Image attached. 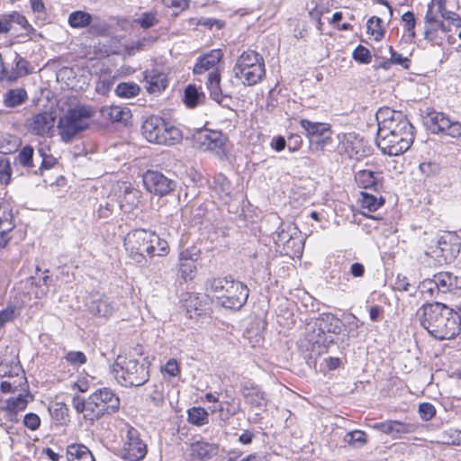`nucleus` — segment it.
<instances>
[{"label": "nucleus", "mask_w": 461, "mask_h": 461, "mask_svg": "<svg viewBox=\"0 0 461 461\" xmlns=\"http://www.w3.org/2000/svg\"><path fill=\"white\" fill-rule=\"evenodd\" d=\"M435 285L437 293L446 294L452 291L453 289L459 287V282L457 276H454L450 272H440L435 274L433 278L426 280V285Z\"/></svg>", "instance_id": "26"}, {"label": "nucleus", "mask_w": 461, "mask_h": 461, "mask_svg": "<svg viewBox=\"0 0 461 461\" xmlns=\"http://www.w3.org/2000/svg\"><path fill=\"white\" fill-rule=\"evenodd\" d=\"M149 363L145 358L139 359L118 356L111 372L115 380L122 386H140L149 378Z\"/></svg>", "instance_id": "5"}, {"label": "nucleus", "mask_w": 461, "mask_h": 461, "mask_svg": "<svg viewBox=\"0 0 461 461\" xmlns=\"http://www.w3.org/2000/svg\"><path fill=\"white\" fill-rule=\"evenodd\" d=\"M285 254L290 256H299L303 249V240L301 231L294 236L285 246L282 247Z\"/></svg>", "instance_id": "42"}, {"label": "nucleus", "mask_w": 461, "mask_h": 461, "mask_svg": "<svg viewBox=\"0 0 461 461\" xmlns=\"http://www.w3.org/2000/svg\"><path fill=\"white\" fill-rule=\"evenodd\" d=\"M28 100V94L24 88L9 89L3 96V104L5 107L15 108Z\"/></svg>", "instance_id": "33"}, {"label": "nucleus", "mask_w": 461, "mask_h": 461, "mask_svg": "<svg viewBox=\"0 0 461 461\" xmlns=\"http://www.w3.org/2000/svg\"><path fill=\"white\" fill-rule=\"evenodd\" d=\"M311 330L306 335V341L310 346L309 360H316L318 357L327 351V343L332 339H328L327 333H338L340 330L339 321L333 315L316 320L310 324Z\"/></svg>", "instance_id": "7"}, {"label": "nucleus", "mask_w": 461, "mask_h": 461, "mask_svg": "<svg viewBox=\"0 0 461 461\" xmlns=\"http://www.w3.org/2000/svg\"><path fill=\"white\" fill-rule=\"evenodd\" d=\"M161 372L170 377H175L180 373L178 363L176 359H169L165 366L161 367Z\"/></svg>", "instance_id": "60"}, {"label": "nucleus", "mask_w": 461, "mask_h": 461, "mask_svg": "<svg viewBox=\"0 0 461 461\" xmlns=\"http://www.w3.org/2000/svg\"><path fill=\"white\" fill-rule=\"evenodd\" d=\"M142 181L147 191L160 197L170 194L176 187L174 180L156 170H148Z\"/></svg>", "instance_id": "14"}, {"label": "nucleus", "mask_w": 461, "mask_h": 461, "mask_svg": "<svg viewBox=\"0 0 461 461\" xmlns=\"http://www.w3.org/2000/svg\"><path fill=\"white\" fill-rule=\"evenodd\" d=\"M140 91V86L132 82L130 83H120L116 88L115 93L120 97L131 98L139 95Z\"/></svg>", "instance_id": "45"}, {"label": "nucleus", "mask_w": 461, "mask_h": 461, "mask_svg": "<svg viewBox=\"0 0 461 461\" xmlns=\"http://www.w3.org/2000/svg\"><path fill=\"white\" fill-rule=\"evenodd\" d=\"M92 115V110L84 105L68 109L58 124L61 140L67 143L71 141L78 132L88 127V120Z\"/></svg>", "instance_id": "10"}, {"label": "nucleus", "mask_w": 461, "mask_h": 461, "mask_svg": "<svg viewBox=\"0 0 461 461\" xmlns=\"http://www.w3.org/2000/svg\"><path fill=\"white\" fill-rule=\"evenodd\" d=\"M33 149L31 146L23 147L16 157L19 164L26 167H32L33 161Z\"/></svg>", "instance_id": "53"}, {"label": "nucleus", "mask_w": 461, "mask_h": 461, "mask_svg": "<svg viewBox=\"0 0 461 461\" xmlns=\"http://www.w3.org/2000/svg\"><path fill=\"white\" fill-rule=\"evenodd\" d=\"M375 118L378 125L377 134H413V126L400 111L389 107L380 108Z\"/></svg>", "instance_id": "11"}, {"label": "nucleus", "mask_w": 461, "mask_h": 461, "mask_svg": "<svg viewBox=\"0 0 461 461\" xmlns=\"http://www.w3.org/2000/svg\"><path fill=\"white\" fill-rule=\"evenodd\" d=\"M367 32L375 41H380L384 35V29L382 26V20L377 16H372L367 21Z\"/></svg>", "instance_id": "44"}, {"label": "nucleus", "mask_w": 461, "mask_h": 461, "mask_svg": "<svg viewBox=\"0 0 461 461\" xmlns=\"http://www.w3.org/2000/svg\"><path fill=\"white\" fill-rule=\"evenodd\" d=\"M142 134L152 143L171 146L182 140L181 131L158 116H150L142 124Z\"/></svg>", "instance_id": "8"}, {"label": "nucleus", "mask_w": 461, "mask_h": 461, "mask_svg": "<svg viewBox=\"0 0 461 461\" xmlns=\"http://www.w3.org/2000/svg\"><path fill=\"white\" fill-rule=\"evenodd\" d=\"M188 420L196 426L207 424L209 422L208 412L204 408L194 407L188 410Z\"/></svg>", "instance_id": "43"}, {"label": "nucleus", "mask_w": 461, "mask_h": 461, "mask_svg": "<svg viewBox=\"0 0 461 461\" xmlns=\"http://www.w3.org/2000/svg\"><path fill=\"white\" fill-rule=\"evenodd\" d=\"M425 22L428 24L425 27L424 31V38L426 41L434 43L436 42V29L434 27L435 23H438V20L432 14L431 5H428V10L425 15Z\"/></svg>", "instance_id": "41"}, {"label": "nucleus", "mask_w": 461, "mask_h": 461, "mask_svg": "<svg viewBox=\"0 0 461 461\" xmlns=\"http://www.w3.org/2000/svg\"><path fill=\"white\" fill-rule=\"evenodd\" d=\"M145 77L149 84L148 87V90L149 92H160L161 90H164L167 87V78L164 74L155 73L152 71L147 73Z\"/></svg>", "instance_id": "37"}, {"label": "nucleus", "mask_w": 461, "mask_h": 461, "mask_svg": "<svg viewBox=\"0 0 461 461\" xmlns=\"http://www.w3.org/2000/svg\"><path fill=\"white\" fill-rule=\"evenodd\" d=\"M395 420H387L381 422H376L374 428L384 434L390 435L393 438V429Z\"/></svg>", "instance_id": "63"}, {"label": "nucleus", "mask_w": 461, "mask_h": 461, "mask_svg": "<svg viewBox=\"0 0 461 461\" xmlns=\"http://www.w3.org/2000/svg\"><path fill=\"white\" fill-rule=\"evenodd\" d=\"M414 140V134H377L376 144L384 154L398 156L407 151Z\"/></svg>", "instance_id": "13"}, {"label": "nucleus", "mask_w": 461, "mask_h": 461, "mask_svg": "<svg viewBox=\"0 0 461 461\" xmlns=\"http://www.w3.org/2000/svg\"><path fill=\"white\" fill-rule=\"evenodd\" d=\"M418 430V425L411 421L396 420L394 422L393 438H402L406 435L415 433Z\"/></svg>", "instance_id": "39"}, {"label": "nucleus", "mask_w": 461, "mask_h": 461, "mask_svg": "<svg viewBox=\"0 0 461 461\" xmlns=\"http://www.w3.org/2000/svg\"><path fill=\"white\" fill-rule=\"evenodd\" d=\"M353 59L361 64H369L372 59L369 50L362 45H358L352 52Z\"/></svg>", "instance_id": "54"}, {"label": "nucleus", "mask_w": 461, "mask_h": 461, "mask_svg": "<svg viewBox=\"0 0 461 461\" xmlns=\"http://www.w3.org/2000/svg\"><path fill=\"white\" fill-rule=\"evenodd\" d=\"M200 258V250L196 248H190L182 250L179 254V261H197Z\"/></svg>", "instance_id": "61"}, {"label": "nucleus", "mask_w": 461, "mask_h": 461, "mask_svg": "<svg viewBox=\"0 0 461 461\" xmlns=\"http://www.w3.org/2000/svg\"><path fill=\"white\" fill-rule=\"evenodd\" d=\"M12 169L8 158L0 155V183L7 185L11 180Z\"/></svg>", "instance_id": "52"}, {"label": "nucleus", "mask_w": 461, "mask_h": 461, "mask_svg": "<svg viewBox=\"0 0 461 461\" xmlns=\"http://www.w3.org/2000/svg\"><path fill=\"white\" fill-rule=\"evenodd\" d=\"M197 140L202 149L211 151L219 158H223L226 155L227 139L221 132L214 131H202L199 133Z\"/></svg>", "instance_id": "16"}, {"label": "nucleus", "mask_w": 461, "mask_h": 461, "mask_svg": "<svg viewBox=\"0 0 461 461\" xmlns=\"http://www.w3.org/2000/svg\"><path fill=\"white\" fill-rule=\"evenodd\" d=\"M89 312L98 317L109 318L116 310L114 303L106 295H93L86 303Z\"/></svg>", "instance_id": "21"}, {"label": "nucleus", "mask_w": 461, "mask_h": 461, "mask_svg": "<svg viewBox=\"0 0 461 461\" xmlns=\"http://www.w3.org/2000/svg\"><path fill=\"white\" fill-rule=\"evenodd\" d=\"M391 53V62L402 66L403 68H409L411 66V59L402 57L400 53L393 50V47L389 48Z\"/></svg>", "instance_id": "62"}, {"label": "nucleus", "mask_w": 461, "mask_h": 461, "mask_svg": "<svg viewBox=\"0 0 461 461\" xmlns=\"http://www.w3.org/2000/svg\"><path fill=\"white\" fill-rule=\"evenodd\" d=\"M419 169L425 176H432L439 172V166L435 162H422L419 166Z\"/></svg>", "instance_id": "59"}, {"label": "nucleus", "mask_w": 461, "mask_h": 461, "mask_svg": "<svg viewBox=\"0 0 461 461\" xmlns=\"http://www.w3.org/2000/svg\"><path fill=\"white\" fill-rule=\"evenodd\" d=\"M55 122V117L47 112L39 113L33 115L26 122L27 129L36 134L43 136L53 128Z\"/></svg>", "instance_id": "24"}, {"label": "nucleus", "mask_w": 461, "mask_h": 461, "mask_svg": "<svg viewBox=\"0 0 461 461\" xmlns=\"http://www.w3.org/2000/svg\"><path fill=\"white\" fill-rule=\"evenodd\" d=\"M300 125L303 129L307 138L311 140L316 139L317 142L324 145L330 139V125L323 122H313L306 119L300 120Z\"/></svg>", "instance_id": "22"}, {"label": "nucleus", "mask_w": 461, "mask_h": 461, "mask_svg": "<svg viewBox=\"0 0 461 461\" xmlns=\"http://www.w3.org/2000/svg\"><path fill=\"white\" fill-rule=\"evenodd\" d=\"M222 59L221 50H212L208 53L200 56L193 68L194 75H203L209 71L207 75L206 86L209 90L210 96L215 102L222 104L225 99H230L231 94L221 86V74L217 68V65Z\"/></svg>", "instance_id": "3"}, {"label": "nucleus", "mask_w": 461, "mask_h": 461, "mask_svg": "<svg viewBox=\"0 0 461 461\" xmlns=\"http://www.w3.org/2000/svg\"><path fill=\"white\" fill-rule=\"evenodd\" d=\"M19 78L17 71L14 70L13 68L10 69L4 64L2 55L0 54V81L14 82Z\"/></svg>", "instance_id": "56"}, {"label": "nucleus", "mask_w": 461, "mask_h": 461, "mask_svg": "<svg viewBox=\"0 0 461 461\" xmlns=\"http://www.w3.org/2000/svg\"><path fill=\"white\" fill-rule=\"evenodd\" d=\"M206 289L217 294L218 303L224 308L239 310L247 302L249 288L240 281L224 278H212L206 282Z\"/></svg>", "instance_id": "4"}, {"label": "nucleus", "mask_w": 461, "mask_h": 461, "mask_svg": "<svg viewBox=\"0 0 461 461\" xmlns=\"http://www.w3.org/2000/svg\"><path fill=\"white\" fill-rule=\"evenodd\" d=\"M147 455V445L140 438V432L131 427L126 434L122 457L126 461H140Z\"/></svg>", "instance_id": "15"}, {"label": "nucleus", "mask_w": 461, "mask_h": 461, "mask_svg": "<svg viewBox=\"0 0 461 461\" xmlns=\"http://www.w3.org/2000/svg\"><path fill=\"white\" fill-rule=\"evenodd\" d=\"M366 443V435L362 430H348V444L355 448H360Z\"/></svg>", "instance_id": "49"}, {"label": "nucleus", "mask_w": 461, "mask_h": 461, "mask_svg": "<svg viewBox=\"0 0 461 461\" xmlns=\"http://www.w3.org/2000/svg\"><path fill=\"white\" fill-rule=\"evenodd\" d=\"M363 167L362 164H353L351 166L355 173L354 180L359 188L368 189L375 187L377 185V177L375 172L371 168V166L366 163Z\"/></svg>", "instance_id": "25"}, {"label": "nucleus", "mask_w": 461, "mask_h": 461, "mask_svg": "<svg viewBox=\"0 0 461 461\" xmlns=\"http://www.w3.org/2000/svg\"><path fill=\"white\" fill-rule=\"evenodd\" d=\"M185 306L191 319L205 315L209 310V298L206 294H190Z\"/></svg>", "instance_id": "27"}, {"label": "nucleus", "mask_w": 461, "mask_h": 461, "mask_svg": "<svg viewBox=\"0 0 461 461\" xmlns=\"http://www.w3.org/2000/svg\"><path fill=\"white\" fill-rule=\"evenodd\" d=\"M459 237L447 232L440 237L434 248L424 252L421 262L429 267L441 266L455 259L460 252Z\"/></svg>", "instance_id": "9"}, {"label": "nucleus", "mask_w": 461, "mask_h": 461, "mask_svg": "<svg viewBox=\"0 0 461 461\" xmlns=\"http://www.w3.org/2000/svg\"><path fill=\"white\" fill-rule=\"evenodd\" d=\"M18 316L15 306H7L0 311V329L4 328L7 323L14 321Z\"/></svg>", "instance_id": "55"}, {"label": "nucleus", "mask_w": 461, "mask_h": 461, "mask_svg": "<svg viewBox=\"0 0 461 461\" xmlns=\"http://www.w3.org/2000/svg\"><path fill=\"white\" fill-rule=\"evenodd\" d=\"M440 441L447 445H461V429L449 428L440 433Z\"/></svg>", "instance_id": "46"}, {"label": "nucleus", "mask_w": 461, "mask_h": 461, "mask_svg": "<svg viewBox=\"0 0 461 461\" xmlns=\"http://www.w3.org/2000/svg\"><path fill=\"white\" fill-rule=\"evenodd\" d=\"M419 414L423 420L428 421L435 416L436 409L429 402H422L419 405Z\"/></svg>", "instance_id": "57"}, {"label": "nucleus", "mask_w": 461, "mask_h": 461, "mask_svg": "<svg viewBox=\"0 0 461 461\" xmlns=\"http://www.w3.org/2000/svg\"><path fill=\"white\" fill-rule=\"evenodd\" d=\"M27 384L23 370L19 365H14V372L1 383V391L5 393L23 390Z\"/></svg>", "instance_id": "30"}, {"label": "nucleus", "mask_w": 461, "mask_h": 461, "mask_svg": "<svg viewBox=\"0 0 461 461\" xmlns=\"http://www.w3.org/2000/svg\"><path fill=\"white\" fill-rule=\"evenodd\" d=\"M197 270L196 261H179L178 271L183 279H193Z\"/></svg>", "instance_id": "50"}, {"label": "nucleus", "mask_w": 461, "mask_h": 461, "mask_svg": "<svg viewBox=\"0 0 461 461\" xmlns=\"http://www.w3.org/2000/svg\"><path fill=\"white\" fill-rule=\"evenodd\" d=\"M27 396V394L24 395L20 393L16 397L8 399L6 402V410L14 413L23 411L28 404Z\"/></svg>", "instance_id": "48"}, {"label": "nucleus", "mask_w": 461, "mask_h": 461, "mask_svg": "<svg viewBox=\"0 0 461 461\" xmlns=\"http://www.w3.org/2000/svg\"><path fill=\"white\" fill-rule=\"evenodd\" d=\"M219 446L205 440H195L190 444V455L200 461H207L217 456Z\"/></svg>", "instance_id": "28"}, {"label": "nucleus", "mask_w": 461, "mask_h": 461, "mask_svg": "<svg viewBox=\"0 0 461 461\" xmlns=\"http://www.w3.org/2000/svg\"><path fill=\"white\" fill-rule=\"evenodd\" d=\"M440 14L444 20L448 22L449 24L456 28L461 27V17L457 14L446 10Z\"/></svg>", "instance_id": "64"}, {"label": "nucleus", "mask_w": 461, "mask_h": 461, "mask_svg": "<svg viewBox=\"0 0 461 461\" xmlns=\"http://www.w3.org/2000/svg\"><path fill=\"white\" fill-rule=\"evenodd\" d=\"M418 313L420 325L436 339H452L461 330V315L444 303L424 304Z\"/></svg>", "instance_id": "1"}, {"label": "nucleus", "mask_w": 461, "mask_h": 461, "mask_svg": "<svg viewBox=\"0 0 461 461\" xmlns=\"http://www.w3.org/2000/svg\"><path fill=\"white\" fill-rule=\"evenodd\" d=\"M68 461H95L92 452L83 444H71L67 447Z\"/></svg>", "instance_id": "32"}, {"label": "nucleus", "mask_w": 461, "mask_h": 461, "mask_svg": "<svg viewBox=\"0 0 461 461\" xmlns=\"http://www.w3.org/2000/svg\"><path fill=\"white\" fill-rule=\"evenodd\" d=\"M232 71L244 86H252L260 83L266 76L265 60L257 51L249 50L238 57Z\"/></svg>", "instance_id": "6"}, {"label": "nucleus", "mask_w": 461, "mask_h": 461, "mask_svg": "<svg viewBox=\"0 0 461 461\" xmlns=\"http://www.w3.org/2000/svg\"><path fill=\"white\" fill-rule=\"evenodd\" d=\"M141 192L125 183L120 186L119 206L124 213L133 212L138 208Z\"/></svg>", "instance_id": "20"}, {"label": "nucleus", "mask_w": 461, "mask_h": 461, "mask_svg": "<svg viewBox=\"0 0 461 461\" xmlns=\"http://www.w3.org/2000/svg\"><path fill=\"white\" fill-rule=\"evenodd\" d=\"M65 358L74 366H82L86 363V356L81 351H69Z\"/></svg>", "instance_id": "58"}, {"label": "nucleus", "mask_w": 461, "mask_h": 461, "mask_svg": "<svg viewBox=\"0 0 461 461\" xmlns=\"http://www.w3.org/2000/svg\"><path fill=\"white\" fill-rule=\"evenodd\" d=\"M15 228L14 214L11 210L0 208V248H5L12 239Z\"/></svg>", "instance_id": "29"}, {"label": "nucleus", "mask_w": 461, "mask_h": 461, "mask_svg": "<svg viewBox=\"0 0 461 461\" xmlns=\"http://www.w3.org/2000/svg\"><path fill=\"white\" fill-rule=\"evenodd\" d=\"M92 22V15L84 11H75L68 16V23L73 28H84Z\"/></svg>", "instance_id": "38"}, {"label": "nucleus", "mask_w": 461, "mask_h": 461, "mask_svg": "<svg viewBox=\"0 0 461 461\" xmlns=\"http://www.w3.org/2000/svg\"><path fill=\"white\" fill-rule=\"evenodd\" d=\"M358 202L363 210H367L368 212H375L384 203V200L382 196L368 194L366 192H361Z\"/></svg>", "instance_id": "35"}, {"label": "nucleus", "mask_w": 461, "mask_h": 461, "mask_svg": "<svg viewBox=\"0 0 461 461\" xmlns=\"http://www.w3.org/2000/svg\"><path fill=\"white\" fill-rule=\"evenodd\" d=\"M103 114L113 122L126 123L131 117V110L127 107L120 105H111L104 107L102 111Z\"/></svg>", "instance_id": "34"}, {"label": "nucleus", "mask_w": 461, "mask_h": 461, "mask_svg": "<svg viewBox=\"0 0 461 461\" xmlns=\"http://www.w3.org/2000/svg\"><path fill=\"white\" fill-rule=\"evenodd\" d=\"M240 393L251 408L265 410L268 404L267 393L256 384L245 382L240 385Z\"/></svg>", "instance_id": "18"}, {"label": "nucleus", "mask_w": 461, "mask_h": 461, "mask_svg": "<svg viewBox=\"0 0 461 461\" xmlns=\"http://www.w3.org/2000/svg\"><path fill=\"white\" fill-rule=\"evenodd\" d=\"M123 243L128 256L138 264L145 263L146 257H154V244L158 247V257H165L169 253L167 241L155 231L145 229L131 230L124 237Z\"/></svg>", "instance_id": "2"}, {"label": "nucleus", "mask_w": 461, "mask_h": 461, "mask_svg": "<svg viewBox=\"0 0 461 461\" xmlns=\"http://www.w3.org/2000/svg\"><path fill=\"white\" fill-rule=\"evenodd\" d=\"M370 152V147L367 145V141L365 140L363 137L356 132L348 133V159L356 160V164H361L362 160L368 157Z\"/></svg>", "instance_id": "19"}, {"label": "nucleus", "mask_w": 461, "mask_h": 461, "mask_svg": "<svg viewBox=\"0 0 461 461\" xmlns=\"http://www.w3.org/2000/svg\"><path fill=\"white\" fill-rule=\"evenodd\" d=\"M72 403L77 412L82 413L84 419L89 421L90 424H93L95 420L106 415L104 409L100 407L91 394L86 400L79 396H75Z\"/></svg>", "instance_id": "17"}, {"label": "nucleus", "mask_w": 461, "mask_h": 461, "mask_svg": "<svg viewBox=\"0 0 461 461\" xmlns=\"http://www.w3.org/2000/svg\"><path fill=\"white\" fill-rule=\"evenodd\" d=\"M426 120L427 126L432 133L442 134L451 138L461 136V123L452 120L444 113L429 112Z\"/></svg>", "instance_id": "12"}, {"label": "nucleus", "mask_w": 461, "mask_h": 461, "mask_svg": "<svg viewBox=\"0 0 461 461\" xmlns=\"http://www.w3.org/2000/svg\"><path fill=\"white\" fill-rule=\"evenodd\" d=\"M149 401L156 407H161L165 402L164 384L158 383L154 384L153 391L149 396Z\"/></svg>", "instance_id": "51"}, {"label": "nucleus", "mask_w": 461, "mask_h": 461, "mask_svg": "<svg viewBox=\"0 0 461 461\" xmlns=\"http://www.w3.org/2000/svg\"><path fill=\"white\" fill-rule=\"evenodd\" d=\"M402 21L404 24V29L406 32L405 37L407 38V41H411L415 36V25H416V19L412 12L407 11L402 15Z\"/></svg>", "instance_id": "47"}, {"label": "nucleus", "mask_w": 461, "mask_h": 461, "mask_svg": "<svg viewBox=\"0 0 461 461\" xmlns=\"http://www.w3.org/2000/svg\"><path fill=\"white\" fill-rule=\"evenodd\" d=\"M210 186L221 200L226 202L229 200L231 192V184L223 174L214 176Z\"/></svg>", "instance_id": "31"}, {"label": "nucleus", "mask_w": 461, "mask_h": 461, "mask_svg": "<svg viewBox=\"0 0 461 461\" xmlns=\"http://www.w3.org/2000/svg\"><path fill=\"white\" fill-rule=\"evenodd\" d=\"M107 415L113 414L120 408V399L110 388L104 387L96 390L91 394Z\"/></svg>", "instance_id": "23"}, {"label": "nucleus", "mask_w": 461, "mask_h": 461, "mask_svg": "<svg viewBox=\"0 0 461 461\" xmlns=\"http://www.w3.org/2000/svg\"><path fill=\"white\" fill-rule=\"evenodd\" d=\"M204 97L203 92L199 91L195 86L188 85L185 90L184 103L189 108L196 106Z\"/></svg>", "instance_id": "40"}, {"label": "nucleus", "mask_w": 461, "mask_h": 461, "mask_svg": "<svg viewBox=\"0 0 461 461\" xmlns=\"http://www.w3.org/2000/svg\"><path fill=\"white\" fill-rule=\"evenodd\" d=\"M299 229L294 223H282L276 232V243L279 247L285 246L294 236L297 235Z\"/></svg>", "instance_id": "36"}]
</instances>
